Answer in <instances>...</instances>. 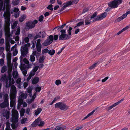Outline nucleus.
I'll return each mask as SVG.
<instances>
[{"label": "nucleus", "instance_id": "nucleus-59", "mask_svg": "<svg viewBox=\"0 0 130 130\" xmlns=\"http://www.w3.org/2000/svg\"><path fill=\"white\" fill-rule=\"evenodd\" d=\"M4 61L3 59H0V64L1 66H3L4 64Z\"/></svg>", "mask_w": 130, "mask_h": 130}, {"label": "nucleus", "instance_id": "nucleus-45", "mask_svg": "<svg viewBox=\"0 0 130 130\" xmlns=\"http://www.w3.org/2000/svg\"><path fill=\"white\" fill-rule=\"evenodd\" d=\"M15 105V102L13 101H11L10 102V107L12 108Z\"/></svg>", "mask_w": 130, "mask_h": 130}, {"label": "nucleus", "instance_id": "nucleus-62", "mask_svg": "<svg viewBox=\"0 0 130 130\" xmlns=\"http://www.w3.org/2000/svg\"><path fill=\"white\" fill-rule=\"evenodd\" d=\"M23 61L25 64H28L29 63V61L26 58H24V59Z\"/></svg>", "mask_w": 130, "mask_h": 130}, {"label": "nucleus", "instance_id": "nucleus-8", "mask_svg": "<svg viewBox=\"0 0 130 130\" xmlns=\"http://www.w3.org/2000/svg\"><path fill=\"white\" fill-rule=\"evenodd\" d=\"M124 98L122 99L121 100L117 102L114 103L111 106L107 107V109L108 110H111L113 108L115 107L116 106L118 105L120 103H121L124 100Z\"/></svg>", "mask_w": 130, "mask_h": 130}, {"label": "nucleus", "instance_id": "nucleus-38", "mask_svg": "<svg viewBox=\"0 0 130 130\" xmlns=\"http://www.w3.org/2000/svg\"><path fill=\"white\" fill-rule=\"evenodd\" d=\"M53 5L52 4L49 5L47 7V9L51 11H53Z\"/></svg>", "mask_w": 130, "mask_h": 130}, {"label": "nucleus", "instance_id": "nucleus-2", "mask_svg": "<svg viewBox=\"0 0 130 130\" xmlns=\"http://www.w3.org/2000/svg\"><path fill=\"white\" fill-rule=\"evenodd\" d=\"M55 107L56 108H59L62 110H66L68 108V106L63 102H60L55 104Z\"/></svg>", "mask_w": 130, "mask_h": 130}, {"label": "nucleus", "instance_id": "nucleus-24", "mask_svg": "<svg viewBox=\"0 0 130 130\" xmlns=\"http://www.w3.org/2000/svg\"><path fill=\"white\" fill-rule=\"evenodd\" d=\"M66 25H62L61 26H59L58 27H56L54 28V30H55L57 28V30L58 31H60L61 29L63 28Z\"/></svg>", "mask_w": 130, "mask_h": 130}, {"label": "nucleus", "instance_id": "nucleus-44", "mask_svg": "<svg viewBox=\"0 0 130 130\" xmlns=\"http://www.w3.org/2000/svg\"><path fill=\"white\" fill-rule=\"evenodd\" d=\"M19 2L17 0L13 1L12 2V4L14 6H15L18 5L19 4Z\"/></svg>", "mask_w": 130, "mask_h": 130}, {"label": "nucleus", "instance_id": "nucleus-47", "mask_svg": "<svg viewBox=\"0 0 130 130\" xmlns=\"http://www.w3.org/2000/svg\"><path fill=\"white\" fill-rule=\"evenodd\" d=\"M98 15V13L96 12H94L93 15H92L91 18H90L93 19L95 17H96Z\"/></svg>", "mask_w": 130, "mask_h": 130}, {"label": "nucleus", "instance_id": "nucleus-60", "mask_svg": "<svg viewBox=\"0 0 130 130\" xmlns=\"http://www.w3.org/2000/svg\"><path fill=\"white\" fill-rule=\"evenodd\" d=\"M13 77L14 78H17L18 76V74L17 73L16 74H15V73L14 72H13V73L12 74Z\"/></svg>", "mask_w": 130, "mask_h": 130}, {"label": "nucleus", "instance_id": "nucleus-1", "mask_svg": "<svg viewBox=\"0 0 130 130\" xmlns=\"http://www.w3.org/2000/svg\"><path fill=\"white\" fill-rule=\"evenodd\" d=\"M9 3L8 0H5L4 2V6L2 9V10L4 11L5 10V8L6 9L3 15L4 17V24H10V6L9 5Z\"/></svg>", "mask_w": 130, "mask_h": 130}, {"label": "nucleus", "instance_id": "nucleus-29", "mask_svg": "<svg viewBox=\"0 0 130 130\" xmlns=\"http://www.w3.org/2000/svg\"><path fill=\"white\" fill-rule=\"evenodd\" d=\"M8 95L6 93L4 95L3 97L4 101L8 102Z\"/></svg>", "mask_w": 130, "mask_h": 130}, {"label": "nucleus", "instance_id": "nucleus-48", "mask_svg": "<svg viewBox=\"0 0 130 130\" xmlns=\"http://www.w3.org/2000/svg\"><path fill=\"white\" fill-rule=\"evenodd\" d=\"M44 124V121H41L40 123L38 124V126L39 127L43 126Z\"/></svg>", "mask_w": 130, "mask_h": 130}, {"label": "nucleus", "instance_id": "nucleus-51", "mask_svg": "<svg viewBox=\"0 0 130 130\" xmlns=\"http://www.w3.org/2000/svg\"><path fill=\"white\" fill-rule=\"evenodd\" d=\"M41 89V88L40 87L38 86L36 87L35 89V90L36 92L38 91L40 92Z\"/></svg>", "mask_w": 130, "mask_h": 130}, {"label": "nucleus", "instance_id": "nucleus-55", "mask_svg": "<svg viewBox=\"0 0 130 130\" xmlns=\"http://www.w3.org/2000/svg\"><path fill=\"white\" fill-rule=\"evenodd\" d=\"M24 41L26 43H28L29 41V39L28 37H26L24 39Z\"/></svg>", "mask_w": 130, "mask_h": 130}, {"label": "nucleus", "instance_id": "nucleus-21", "mask_svg": "<svg viewBox=\"0 0 130 130\" xmlns=\"http://www.w3.org/2000/svg\"><path fill=\"white\" fill-rule=\"evenodd\" d=\"M45 57L43 55L40 56L39 59V62L41 63H43Z\"/></svg>", "mask_w": 130, "mask_h": 130}, {"label": "nucleus", "instance_id": "nucleus-40", "mask_svg": "<svg viewBox=\"0 0 130 130\" xmlns=\"http://www.w3.org/2000/svg\"><path fill=\"white\" fill-rule=\"evenodd\" d=\"M26 27H27L28 29H31L34 28L35 26V25H26Z\"/></svg>", "mask_w": 130, "mask_h": 130}, {"label": "nucleus", "instance_id": "nucleus-12", "mask_svg": "<svg viewBox=\"0 0 130 130\" xmlns=\"http://www.w3.org/2000/svg\"><path fill=\"white\" fill-rule=\"evenodd\" d=\"M5 35L8 38L10 37L9 36V30L10 29L9 27H7L5 28Z\"/></svg>", "mask_w": 130, "mask_h": 130}, {"label": "nucleus", "instance_id": "nucleus-58", "mask_svg": "<svg viewBox=\"0 0 130 130\" xmlns=\"http://www.w3.org/2000/svg\"><path fill=\"white\" fill-rule=\"evenodd\" d=\"M30 43H28L25 44L24 45V47H25V48H27L28 47H29L30 46Z\"/></svg>", "mask_w": 130, "mask_h": 130}, {"label": "nucleus", "instance_id": "nucleus-10", "mask_svg": "<svg viewBox=\"0 0 130 130\" xmlns=\"http://www.w3.org/2000/svg\"><path fill=\"white\" fill-rule=\"evenodd\" d=\"M130 13V11L126 12L125 13L123 14V15L118 18L116 20V22H118L120 21L122 19L125 18L127 15L129 14Z\"/></svg>", "mask_w": 130, "mask_h": 130}, {"label": "nucleus", "instance_id": "nucleus-32", "mask_svg": "<svg viewBox=\"0 0 130 130\" xmlns=\"http://www.w3.org/2000/svg\"><path fill=\"white\" fill-rule=\"evenodd\" d=\"M36 48L38 52H40L42 46L36 45Z\"/></svg>", "mask_w": 130, "mask_h": 130}, {"label": "nucleus", "instance_id": "nucleus-7", "mask_svg": "<svg viewBox=\"0 0 130 130\" xmlns=\"http://www.w3.org/2000/svg\"><path fill=\"white\" fill-rule=\"evenodd\" d=\"M90 19L88 18H85L83 20L79 22L77 24H84V22L85 23V24H89L91 23V21L90 20Z\"/></svg>", "mask_w": 130, "mask_h": 130}, {"label": "nucleus", "instance_id": "nucleus-5", "mask_svg": "<svg viewBox=\"0 0 130 130\" xmlns=\"http://www.w3.org/2000/svg\"><path fill=\"white\" fill-rule=\"evenodd\" d=\"M16 88L14 85H12L11 87V90L10 95V99H14L16 96Z\"/></svg>", "mask_w": 130, "mask_h": 130}, {"label": "nucleus", "instance_id": "nucleus-11", "mask_svg": "<svg viewBox=\"0 0 130 130\" xmlns=\"http://www.w3.org/2000/svg\"><path fill=\"white\" fill-rule=\"evenodd\" d=\"M9 103L4 101L3 102L0 104V107L2 108H5L9 106Z\"/></svg>", "mask_w": 130, "mask_h": 130}, {"label": "nucleus", "instance_id": "nucleus-54", "mask_svg": "<svg viewBox=\"0 0 130 130\" xmlns=\"http://www.w3.org/2000/svg\"><path fill=\"white\" fill-rule=\"evenodd\" d=\"M41 40L40 39H38L36 43V45H41L40 44Z\"/></svg>", "mask_w": 130, "mask_h": 130}, {"label": "nucleus", "instance_id": "nucleus-49", "mask_svg": "<svg viewBox=\"0 0 130 130\" xmlns=\"http://www.w3.org/2000/svg\"><path fill=\"white\" fill-rule=\"evenodd\" d=\"M20 28H17L16 31L15 32V34L17 36L19 35L20 33Z\"/></svg>", "mask_w": 130, "mask_h": 130}, {"label": "nucleus", "instance_id": "nucleus-52", "mask_svg": "<svg viewBox=\"0 0 130 130\" xmlns=\"http://www.w3.org/2000/svg\"><path fill=\"white\" fill-rule=\"evenodd\" d=\"M61 82L60 80H56L55 81V84L57 85H59L61 84Z\"/></svg>", "mask_w": 130, "mask_h": 130}, {"label": "nucleus", "instance_id": "nucleus-50", "mask_svg": "<svg viewBox=\"0 0 130 130\" xmlns=\"http://www.w3.org/2000/svg\"><path fill=\"white\" fill-rule=\"evenodd\" d=\"M97 64V63H94V64L90 67L89 68V69L90 70H91L93 69L96 67Z\"/></svg>", "mask_w": 130, "mask_h": 130}, {"label": "nucleus", "instance_id": "nucleus-3", "mask_svg": "<svg viewBox=\"0 0 130 130\" xmlns=\"http://www.w3.org/2000/svg\"><path fill=\"white\" fill-rule=\"evenodd\" d=\"M122 2V0H114L108 3V5L111 8H115L117 7L118 5Z\"/></svg>", "mask_w": 130, "mask_h": 130}, {"label": "nucleus", "instance_id": "nucleus-13", "mask_svg": "<svg viewBox=\"0 0 130 130\" xmlns=\"http://www.w3.org/2000/svg\"><path fill=\"white\" fill-rule=\"evenodd\" d=\"M38 22V21L37 20H35L33 21L30 20L27 22L26 24H35Z\"/></svg>", "mask_w": 130, "mask_h": 130}, {"label": "nucleus", "instance_id": "nucleus-41", "mask_svg": "<svg viewBox=\"0 0 130 130\" xmlns=\"http://www.w3.org/2000/svg\"><path fill=\"white\" fill-rule=\"evenodd\" d=\"M32 87H28L27 89L28 92L30 94L32 93Z\"/></svg>", "mask_w": 130, "mask_h": 130}, {"label": "nucleus", "instance_id": "nucleus-23", "mask_svg": "<svg viewBox=\"0 0 130 130\" xmlns=\"http://www.w3.org/2000/svg\"><path fill=\"white\" fill-rule=\"evenodd\" d=\"M26 17V15H25L23 14L19 18V21L21 22H22L25 19Z\"/></svg>", "mask_w": 130, "mask_h": 130}, {"label": "nucleus", "instance_id": "nucleus-37", "mask_svg": "<svg viewBox=\"0 0 130 130\" xmlns=\"http://www.w3.org/2000/svg\"><path fill=\"white\" fill-rule=\"evenodd\" d=\"M49 50L48 49L46 48L43 50L42 51V54H44L45 53H46L48 52Z\"/></svg>", "mask_w": 130, "mask_h": 130}, {"label": "nucleus", "instance_id": "nucleus-61", "mask_svg": "<svg viewBox=\"0 0 130 130\" xmlns=\"http://www.w3.org/2000/svg\"><path fill=\"white\" fill-rule=\"evenodd\" d=\"M11 127L13 129H14L16 128L17 126L14 124H12Z\"/></svg>", "mask_w": 130, "mask_h": 130}, {"label": "nucleus", "instance_id": "nucleus-34", "mask_svg": "<svg viewBox=\"0 0 130 130\" xmlns=\"http://www.w3.org/2000/svg\"><path fill=\"white\" fill-rule=\"evenodd\" d=\"M12 70V67L11 66H8V73H11V72Z\"/></svg>", "mask_w": 130, "mask_h": 130}, {"label": "nucleus", "instance_id": "nucleus-36", "mask_svg": "<svg viewBox=\"0 0 130 130\" xmlns=\"http://www.w3.org/2000/svg\"><path fill=\"white\" fill-rule=\"evenodd\" d=\"M39 68V66H35L34 68L32 71L35 73L36 72Z\"/></svg>", "mask_w": 130, "mask_h": 130}, {"label": "nucleus", "instance_id": "nucleus-39", "mask_svg": "<svg viewBox=\"0 0 130 130\" xmlns=\"http://www.w3.org/2000/svg\"><path fill=\"white\" fill-rule=\"evenodd\" d=\"M27 118H25L21 120V123L22 124H25L26 122L27 121Z\"/></svg>", "mask_w": 130, "mask_h": 130}, {"label": "nucleus", "instance_id": "nucleus-35", "mask_svg": "<svg viewBox=\"0 0 130 130\" xmlns=\"http://www.w3.org/2000/svg\"><path fill=\"white\" fill-rule=\"evenodd\" d=\"M10 123L9 122H7L6 123V127L5 129H10Z\"/></svg>", "mask_w": 130, "mask_h": 130}, {"label": "nucleus", "instance_id": "nucleus-64", "mask_svg": "<svg viewBox=\"0 0 130 130\" xmlns=\"http://www.w3.org/2000/svg\"><path fill=\"white\" fill-rule=\"evenodd\" d=\"M71 38V36L69 35H68L67 34H66L65 36V38L64 39L65 40H68L70 38Z\"/></svg>", "mask_w": 130, "mask_h": 130}, {"label": "nucleus", "instance_id": "nucleus-26", "mask_svg": "<svg viewBox=\"0 0 130 130\" xmlns=\"http://www.w3.org/2000/svg\"><path fill=\"white\" fill-rule=\"evenodd\" d=\"M10 113L9 111H7L6 113L4 115V116L6 117V120L8 119L9 117Z\"/></svg>", "mask_w": 130, "mask_h": 130}, {"label": "nucleus", "instance_id": "nucleus-53", "mask_svg": "<svg viewBox=\"0 0 130 130\" xmlns=\"http://www.w3.org/2000/svg\"><path fill=\"white\" fill-rule=\"evenodd\" d=\"M18 52V51L17 50L15 49L14 51L13 52V56H16Z\"/></svg>", "mask_w": 130, "mask_h": 130}, {"label": "nucleus", "instance_id": "nucleus-15", "mask_svg": "<svg viewBox=\"0 0 130 130\" xmlns=\"http://www.w3.org/2000/svg\"><path fill=\"white\" fill-rule=\"evenodd\" d=\"M66 128L65 126H57L55 128L56 130H64Z\"/></svg>", "mask_w": 130, "mask_h": 130}, {"label": "nucleus", "instance_id": "nucleus-14", "mask_svg": "<svg viewBox=\"0 0 130 130\" xmlns=\"http://www.w3.org/2000/svg\"><path fill=\"white\" fill-rule=\"evenodd\" d=\"M39 80V78L38 77H35L32 80V83L33 84H35L38 83Z\"/></svg>", "mask_w": 130, "mask_h": 130}, {"label": "nucleus", "instance_id": "nucleus-31", "mask_svg": "<svg viewBox=\"0 0 130 130\" xmlns=\"http://www.w3.org/2000/svg\"><path fill=\"white\" fill-rule=\"evenodd\" d=\"M25 112V110L24 109L22 108L21 109L20 112V114L21 116L22 117L24 116Z\"/></svg>", "mask_w": 130, "mask_h": 130}, {"label": "nucleus", "instance_id": "nucleus-9", "mask_svg": "<svg viewBox=\"0 0 130 130\" xmlns=\"http://www.w3.org/2000/svg\"><path fill=\"white\" fill-rule=\"evenodd\" d=\"M25 48L21 47V54L23 57H24L26 56L28 52V48Z\"/></svg>", "mask_w": 130, "mask_h": 130}, {"label": "nucleus", "instance_id": "nucleus-56", "mask_svg": "<svg viewBox=\"0 0 130 130\" xmlns=\"http://www.w3.org/2000/svg\"><path fill=\"white\" fill-rule=\"evenodd\" d=\"M89 9L88 8H85L83 10V11L82 12L83 13H85L89 11Z\"/></svg>", "mask_w": 130, "mask_h": 130}, {"label": "nucleus", "instance_id": "nucleus-22", "mask_svg": "<svg viewBox=\"0 0 130 130\" xmlns=\"http://www.w3.org/2000/svg\"><path fill=\"white\" fill-rule=\"evenodd\" d=\"M63 5H64L66 7H67L69 6H70L73 5L72 1H68L64 3Z\"/></svg>", "mask_w": 130, "mask_h": 130}, {"label": "nucleus", "instance_id": "nucleus-20", "mask_svg": "<svg viewBox=\"0 0 130 130\" xmlns=\"http://www.w3.org/2000/svg\"><path fill=\"white\" fill-rule=\"evenodd\" d=\"M95 111V110H93L90 113L88 114L83 119H82V120H83L88 118L89 117H90L92 115H93Z\"/></svg>", "mask_w": 130, "mask_h": 130}, {"label": "nucleus", "instance_id": "nucleus-17", "mask_svg": "<svg viewBox=\"0 0 130 130\" xmlns=\"http://www.w3.org/2000/svg\"><path fill=\"white\" fill-rule=\"evenodd\" d=\"M5 49L6 51H8L10 49V44L9 42H6L5 44Z\"/></svg>", "mask_w": 130, "mask_h": 130}, {"label": "nucleus", "instance_id": "nucleus-30", "mask_svg": "<svg viewBox=\"0 0 130 130\" xmlns=\"http://www.w3.org/2000/svg\"><path fill=\"white\" fill-rule=\"evenodd\" d=\"M48 52L49 54L50 55L52 56L55 53V50L54 49L50 50H49Z\"/></svg>", "mask_w": 130, "mask_h": 130}, {"label": "nucleus", "instance_id": "nucleus-18", "mask_svg": "<svg viewBox=\"0 0 130 130\" xmlns=\"http://www.w3.org/2000/svg\"><path fill=\"white\" fill-rule=\"evenodd\" d=\"M66 34H61L59 36V40H65L64 39L65 38V36Z\"/></svg>", "mask_w": 130, "mask_h": 130}, {"label": "nucleus", "instance_id": "nucleus-4", "mask_svg": "<svg viewBox=\"0 0 130 130\" xmlns=\"http://www.w3.org/2000/svg\"><path fill=\"white\" fill-rule=\"evenodd\" d=\"M18 113L16 110L12 111V122L16 123L18 121Z\"/></svg>", "mask_w": 130, "mask_h": 130}, {"label": "nucleus", "instance_id": "nucleus-19", "mask_svg": "<svg viewBox=\"0 0 130 130\" xmlns=\"http://www.w3.org/2000/svg\"><path fill=\"white\" fill-rule=\"evenodd\" d=\"M129 27V26H127L125 28H124L123 29H122L117 34V35H119L122 32H123L124 31H125L127 29H128Z\"/></svg>", "mask_w": 130, "mask_h": 130}, {"label": "nucleus", "instance_id": "nucleus-27", "mask_svg": "<svg viewBox=\"0 0 130 130\" xmlns=\"http://www.w3.org/2000/svg\"><path fill=\"white\" fill-rule=\"evenodd\" d=\"M42 111V109L40 108L37 109V110L35 112V114L36 116L39 114Z\"/></svg>", "mask_w": 130, "mask_h": 130}, {"label": "nucleus", "instance_id": "nucleus-57", "mask_svg": "<svg viewBox=\"0 0 130 130\" xmlns=\"http://www.w3.org/2000/svg\"><path fill=\"white\" fill-rule=\"evenodd\" d=\"M20 12L15 13L14 14V16L15 18H17L19 17L20 14Z\"/></svg>", "mask_w": 130, "mask_h": 130}, {"label": "nucleus", "instance_id": "nucleus-16", "mask_svg": "<svg viewBox=\"0 0 130 130\" xmlns=\"http://www.w3.org/2000/svg\"><path fill=\"white\" fill-rule=\"evenodd\" d=\"M52 43L48 39H47L45 41L43 44L44 46H48L50 44Z\"/></svg>", "mask_w": 130, "mask_h": 130}, {"label": "nucleus", "instance_id": "nucleus-42", "mask_svg": "<svg viewBox=\"0 0 130 130\" xmlns=\"http://www.w3.org/2000/svg\"><path fill=\"white\" fill-rule=\"evenodd\" d=\"M44 17L43 15H41L38 17V20L40 22H42L43 19Z\"/></svg>", "mask_w": 130, "mask_h": 130}, {"label": "nucleus", "instance_id": "nucleus-6", "mask_svg": "<svg viewBox=\"0 0 130 130\" xmlns=\"http://www.w3.org/2000/svg\"><path fill=\"white\" fill-rule=\"evenodd\" d=\"M107 14V13L106 12H104L100 15L97 16V17L94 19L93 22L101 20L103 19L106 17Z\"/></svg>", "mask_w": 130, "mask_h": 130}, {"label": "nucleus", "instance_id": "nucleus-28", "mask_svg": "<svg viewBox=\"0 0 130 130\" xmlns=\"http://www.w3.org/2000/svg\"><path fill=\"white\" fill-rule=\"evenodd\" d=\"M7 78L6 74H4L2 75L1 78L0 79V80L1 81H5L6 78Z\"/></svg>", "mask_w": 130, "mask_h": 130}, {"label": "nucleus", "instance_id": "nucleus-25", "mask_svg": "<svg viewBox=\"0 0 130 130\" xmlns=\"http://www.w3.org/2000/svg\"><path fill=\"white\" fill-rule=\"evenodd\" d=\"M7 70V67L6 66H3L1 70V72L2 73H4Z\"/></svg>", "mask_w": 130, "mask_h": 130}, {"label": "nucleus", "instance_id": "nucleus-33", "mask_svg": "<svg viewBox=\"0 0 130 130\" xmlns=\"http://www.w3.org/2000/svg\"><path fill=\"white\" fill-rule=\"evenodd\" d=\"M47 39L52 42L54 40V37L52 35H50L47 38Z\"/></svg>", "mask_w": 130, "mask_h": 130}, {"label": "nucleus", "instance_id": "nucleus-63", "mask_svg": "<svg viewBox=\"0 0 130 130\" xmlns=\"http://www.w3.org/2000/svg\"><path fill=\"white\" fill-rule=\"evenodd\" d=\"M21 82V79L20 78H19L17 79L16 80V82L17 84H20Z\"/></svg>", "mask_w": 130, "mask_h": 130}, {"label": "nucleus", "instance_id": "nucleus-43", "mask_svg": "<svg viewBox=\"0 0 130 130\" xmlns=\"http://www.w3.org/2000/svg\"><path fill=\"white\" fill-rule=\"evenodd\" d=\"M41 121V120L40 118L39 117H38L37 119L35 120L34 122H35V123H36L37 125Z\"/></svg>", "mask_w": 130, "mask_h": 130}, {"label": "nucleus", "instance_id": "nucleus-46", "mask_svg": "<svg viewBox=\"0 0 130 130\" xmlns=\"http://www.w3.org/2000/svg\"><path fill=\"white\" fill-rule=\"evenodd\" d=\"M30 60L32 62H33L35 61V58L34 56L31 55L30 56Z\"/></svg>", "mask_w": 130, "mask_h": 130}]
</instances>
